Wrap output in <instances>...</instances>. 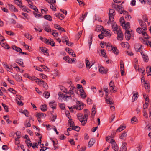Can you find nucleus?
I'll return each instance as SVG.
<instances>
[{
	"instance_id": "nucleus-43",
	"label": "nucleus",
	"mask_w": 151,
	"mask_h": 151,
	"mask_svg": "<svg viewBox=\"0 0 151 151\" xmlns=\"http://www.w3.org/2000/svg\"><path fill=\"white\" fill-rule=\"evenodd\" d=\"M63 59L67 62L71 63V58L68 56H65L63 58Z\"/></svg>"
},
{
	"instance_id": "nucleus-14",
	"label": "nucleus",
	"mask_w": 151,
	"mask_h": 151,
	"mask_svg": "<svg viewBox=\"0 0 151 151\" xmlns=\"http://www.w3.org/2000/svg\"><path fill=\"white\" fill-rule=\"evenodd\" d=\"M127 143H123L119 151H126L127 150Z\"/></svg>"
},
{
	"instance_id": "nucleus-40",
	"label": "nucleus",
	"mask_w": 151,
	"mask_h": 151,
	"mask_svg": "<svg viewBox=\"0 0 151 151\" xmlns=\"http://www.w3.org/2000/svg\"><path fill=\"white\" fill-rule=\"evenodd\" d=\"M111 50L116 55H117L118 54V50L116 48L113 47H112L111 46Z\"/></svg>"
},
{
	"instance_id": "nucleus-32",
	"label": "nucleus",
	"mask_w": 151,
	"mask_h": 151,
	"mask_svg": "<svg viewBox=\"0 0 151 151\" xmlns=\"http://www.w3.org/2000/svg\"><path fill=\"white\" fill-rule=\"evenodd\" d=\"M86 67L88 68L89 67V68H90L92 66L93 64L91 65L89 67L90 65V63L88 60V59L87 58H86Z\"/></svg>"
},
{
	"instance_id": "nucleus-64",
	"label": "nucleus",
	"mask_w": 151,
	"mask_h": 151,
	"mask_svg": "<svg viewBox=\"0 0 151 151\" xmlns=\"http://www.w3.org/2000/svg\"><path fill=\"white\" fill-rule=\"evenodd\" d=\"M115 118V115L114 114L112 115L111 116L109 119L110 122H111Z\"/></svg>"
},
{
	"instance_id": "nucleus-31",
	"label": "nucleus",
	"mask_w": 151,
	"mask_h": 151,
	"mask_svg": "<svg viewBox=\"0 0 151 151\" xmlns=\"http://www.w3.org/2000/svg\"><path fill=\"white\" fill-rule=\"evenodd\" d=\"M124 25L125 27V31L128 30V29L130 28V23L129 22H127L126 24L125 23L124 24H123Z\"/></svg>"
},
{
	"instance_id": "nucleus-21",
	"label": "nucleus",
	"mask_w": 151,
	"mask_h": 151,
	"mask_svg": "<svg viewBox=\"0 0 151 151\" xmlns=\"http://www.w3.org/2000/svg\"><path fill=\"white\" fill-rule=\"evenodd\" d=\"M96 112V106L95 105H93L91 109V116H94Z\"/></svg>"
},
{
	"instance_id": "nucleus-26",
	"label": "nucleus",
	"mask_w": 151,
	"mask_h": 151,
	"mask_svg": "<svg viewBox=\"0 0 151 151\" xmlns=\"http://www.w3.org/2000/svg\"><path fill=\"white\" fill-rule=\"evenodd\" d=\"M0 44L4 48L9 49L10 48L9 46L8 45L3 43V42H0Z\"/></svg>"
},
{
	"instance_id": "nucleus-16",
	"label": "nucleus",
	"mask_w": 151,
	"mask_h": 151,
	"mask_svg": "<svg viewBox=\"0 0 151 151\" xmlns=\"http://www.w3.org/2000/svg\"><path fill=\"white\" fill-rule=\"evenodd\" d=\"M8 6L9 9L12 12H15L18 11V10L13 5L11 4H8Z\"/></svg>"
},
{
	"instance_id": "nucleus-3",
	"label": "nucleus",
	"mask_w": 151,
	"mask_h": 151,
	"mask_svg": "<svg viewBox=\"0 0 151 151\" xmlns=\"http://www.w3.org/2000/svg\"><path fill=\"white\" fill-rule=\"evenodd\" d=\"M46 116V115L43 113H36V117L38 121L40 123L41 121V118H44Z\"/></svg>"
},
{
	"instance_id": "nucleus-33",
	"label": "nucleus",
	"mask_w": 151,
	"mask_h": 151,
	"mask_svg": "<svg viewBox=\"0 0 151 151\" xmlns=\"http://www.w3.org/2000/svg\"><path fill=\"white\" fill-rule=\"evenodd\" d=\"M127 135L126 132H124L123 133L121 134L120 138L121 139H124L126 137Z\"/></svg>"
},
{
	"instance_id": "nucleus-61",
	"label": "nucleus",
	"mask_w": 151,
	"mask_h": 151,
	"mask_svg": "<svg viewBox=\"0 0 151 151\" xmlns=\"http://www.w3.org/2000/svg\"><path fill=\"white\" fill-rule=\"evenodd\" d=\"M2 105L5 110V111L8 112V107L7 106L3 103H2Z\"/></svg>"
},
{
	"instance_id": "nucleus-18",
	"label": "nucleus",
	"mask_w": 151,
	"mask_h": 151,
	"mask_svg": "<svg viewBox=\"0 0 151 151\" xmlns=\"http://www.w3.org/2000/svg\"><path fill=\"white\" fill-rule=\"evenodd\" d=\"M125 33V38L127 40H129L130 39L131 35L130 31L128 30H126Z\"/></svg>"
},
{
	"instance_id": "nucleus-54",
	"label": "nucleus",
	"mask_w": 151,
	"mask_h": 151,
	"mask_svg": "<svg viewBox=\"0 0 151 151\" xmlns=\"http://www.w3.org/2000/svg\"><path fill=\"white\" fill-rule=\"evenodd\" d=\"M8 90L14 94H16L17 93V91L12 88H9Z\"/></svg>"
},
{
	"instance_id": "nucleus-20",
	"label": "nucleus",
	"mask_w": 151,
	"mask_h": 151,
	"mask_svg": "<svg viewBox=\"0 0 151 151\" xmlns=\"http://www.w3.org/2000/svg\"><path fill=\"white\" fill-rule=\"evenodd\" d=\"M22 60H23L22 59H17L16 60L15 62L17 63L19 65L22 66V67H24V66Z\"/></svg>"
},
{
	"instance_id": "nucleus-39",
	"label": "nucleus",
	"mask_w": 151,
	"mask_h": 151,
	"mask_svg": "<svg viewBox=\"0 0 151 151\" xmlns=\"http://www.w3.org/2000/svg\"><path fill=\"white\" fill-rule=\"evenodd\" d=\"M112 27L113 30L114 31H116L117 32L118 30H120L119 29H118V26L117 25L115 24L114 25H112Z\"/></svg>"
},
{
	"instance_id": "nucleus-4",
	"label": "nucleus",
	"mask_w": 151,
	"mask_h": 151,
	"mask_svg": "<svg viewBox=\"0 0 151 151\" xmlns=\"http://www.w3.org/2000/svg\"><path fill=\"white\" fill-rule=\"evenodd\" d=\"M110 142L112 144V148L114 149V151H118V147L117 144L115 142V140L113 139H111Z\"/></svg>"
},
{
	"instance_id": "nucleus-37",
	"label": "nucleus",
	"mask_w": 151,
	"mask_h": 151,
	"mask_svg": "<svg viewBox=\"0 0 151 151\" xmlns=\"http://www.w3.org/2000/svg\"><path fill=\"white\" fill-rule=\"evenodd\" d=\"M44 17L45 19L50 21H51L52 19V18L51 16L48 15H44Z\"/></svg>"
},
{
	"instance_id": "nucleus-63",
	"label": "nucleus",
	"mask_w": 151,
	"mask_h": 151,
	"mask_svg": "<svg viewBox=\"0 0 151 151\" xmlns=\"http://www.w3.org/2000/svg\"><path fill=\"white\" fill-rule=\"evenodd\" d=\"M106 102L107 104H110L111 105H112L113 104L111 101H110L107 99H106Z\"/></svg>"
},
{
	"instance_id": "nucleus-23",
	"label": "nucleus",
	"mask_w": 151,
	"mask_h": 151,
	"mask_svg": "<svg viewBox=\"0 0 151 151\" xmlns=\"http://www.w3.org/2000/svg\"><path fill=\"white\" fill-rule=\"evenodd\" d=\"M102 34H103L105 36H106L107 37H110L111 35L110 33L108 31L105 30L102 32Z\"/></svg>"
},
{
	"instance_id": "nucleus-36",
	"label": "nucleus",
	"mask_w": 151,
	"mask_h": 151,
	"mask_svg": "<svg viewBox=\"0 0 151 151\" xmlns=\"http://www.w3.org/2000/svg\"><path fill=\"white\" fill-rule=\"evenodd\" d=\"M126 127L125 126H120L117 129L116 132H120V131L123 130Z\"/></svg>"
},
{
	"instance_id": "nucleus-19",
	"label": "nucleus",
	"mask_w": 151,
	"mask_h": 151,
	"mask_svg": "<svg viewBox=\"0 0 151 151\" xmlns=\"http://www.w3.org/2000/svg\"><path fill=\"white\" fill-rule=\"evenodd\" d=\"M54 27L56 29H57L58 31H63L64 32H65V31L63 28L61 27L59 25H58L57 24H55Z\"/></svg>"
},
{
	"instance_id": "nucleus-27",
	"label": "nucleus",
	"mask_w": 151,
	"mask_h": 151,
	"mask_svg": "<svg viewBox=\"0 0 151 151\" xmlns=\"http://www.w3.org/2000/svg\"><path fill=\"white\" fill-rule=\"evenodd\" d=\"M138 94V92H136L134 94L132 98V102H133L137 100Z\"/></svg>"
},
{
	"instance_id": "nucleus-48",
	"label": "nucleus",
	"mask_w": 151,
	"mask_h": 151,
	"mask_svg": "<svg viewBox=\"0 0 151 151\" xmlns=\"http://www.w3.org/2000/svg\"><path fill=\"white\" fill-rule=\"evenodd\" d=\"M59 105L62 110H64L65 108V105L64 104L60 103Z\"/></svg>"
},
{
	"instance_id": "nucleus-29",
	"label": "nucleus",
	"mask_w": 151,
	"mask_h": 151,
	"mask_svg": "<svg viewBox=\"0 0 151 151\" xmlns=\"http://www.w3.org/2000/svg\"><path fill=\"white\" fill-rule=\"evenodd\" d=\"M25 142L29 147H31L32 143L31 142V141L29 138H28V139L25 141Z\"/></svg>"
},
{
	"instance_id": "nucleus-46",
	"label": "nucleus",
	"mask_w": 151,
	"mask_h": 151,
	"mask_svg": "<svg viewBox=\"0 0 151 151\" xmlns=\"http://www.w3.org/2000/svg\"><path fill=\"white\" fill-rule=\"evenodd\" d=\"M44 96L46 98H48L50 96V93L47 91L44 92L43 93Z\"/></svg>"
},
{
	"instance_id": "nucleus-50",
	"label": "nucleus",
	"mask_w": 151,
	"mask_h": 151,
	"mask_svg": "<svg viewBox=\"0 0 151 151\" xmlns=\"http://www.w3.org/2000/svg\"><path fill=\"white\" fill-rule=\"evenodd\" d=\"M52 35L55 37H57L58 35V33L56 30H53L52 31Z\"/></svg>"
},
{
	"instance_id": "nucleus-24",
	"label": "nucleus",
	"mask_w": 151,
	"mask_h": 151,
	"mask_svg": "<svg viewBox=\"0 0 151 151\" xmlns=\"http://www.w3.org/2000/svg\"><path fill=\"white\" fill-rule=\"evenodd\" d=\"M99 70L100 73L102 74H106V71L104 68L102 66H100Z\"/></svg>"
},
{
	"instance_id": "nucleus-28",
	"label": "nucleus",
	"mask_w": 151,
	"mask_h": 151,
	"mask_svg": "<svg viewBox=\"0 0 151 151\" xmlns=\"http://www.w3.org/2000/svg\"><path fill=\"white\" fill-rule=\"evenodd\" d=\"M78 106L79 108V110H81L83 108V103L81 102L80 101H78Z\"/></svg>"
},
{
	"instance_id": "nucleus-8",
	"label": "nucleus",
	"mask_w": 151,
	"mask_h": 151,
	"mask_svg": "<svg viewBox=\"0 0 151 151\" xmlns=\"http://www.w3.org/2000/svg\"><path fill=\"white\" fill-rule=\"evenodd\" d=\"M38 84L39 86L42 85L43 87L46 89L48 88V86L47 83L42 80L39 81Z\"/></svg>"
},
{
	"instance_id": "nucleus-34",
	"label": "nucleus",
	"mask_w": 151,
	"mask_h": 151,
	"mask_svg": "<svg viewBox=\"0 0 151 151\" xmlns=\"http://www.w3.org/2000/svg\"><path fill=\"white\" fill-rule=\"evenodd\" d=\"M121 45L123 47L129 48V45L127 42H122L121 43Z\"/></svg>"
},
{
	"instance_id": "nucleus-30",
	"label": "nucleus",
	"mask_w": 151,
	"mask_h": 151,
	"mask_svg": "<svg viewBox=\"0 0 151 151\" xmlns=\"http://www.w3.org/2000/svg\"><path fill=\"white\" fill-rule=\"evenodd\" d=\"M40 109L42 111L45 112L47 110V105L46 104H44L41 106Z\"/></svg>"
},
{
	"instance_id": "nucleus-55",
	"label": "nucleus",
	"mask_w": 151,
	"mask_h": 151,
	"mask_svg": "<svg viewBox=\"0 0 151 151\" xmlns=\"http://www.w3.org/2000/svg\"><path fill=\"white\" fill-rule=\"evenodd\" d=\"M28 112V111L27 110H24L23 111L21 112V113L25 115V116L26 117H28L29 116Z\"/></svg>"
},
{
	"instance_id": "nucleus-12",
	"label": "nucleus",
	"mask_w": 151,
	"mask_h": 151,
	"mask_svg": "<svg viewBox=\"0 0 151 151\" xmlns=\"http://www.w3.org/2000/svg\"><path fill=\"white\" fill-rule=\"evenodd\" d=\"M27 78H29L31 80L35 81L36 83H37V84H38L39 81H40V80L38 78L34 76H27Z\"/></svg>"
},
{
	"instance_id": "nucleus-57",
	"label": "nucleus",
	"mask_w": 151,
	"mask_h": 151,
	"mask_svg": "<svg viewBox=\"0 0 151 151\" xmlns=\"http://www.w3.org/2000/svg\"><path fill=\"white\" fill-rule=\"evenodd\" d=\"M66 50L68 52L70 55H71L72 53H73V50L72 49H69V48H66Z\"/></svg>"
},
{
	"instance_id": "nucleus-52",
	"label": "nucleus",
	"mask_w": 151,
	"mask_h": 151,
	"mask_svg": "<svg viewBox=\"0 0 151 151\" xmlns=\"http://www.w3.org/2000/svg\"><path fill=\"white\" fill-rule=\"evenodd\" d=\"M142 34L145 37V38L146 39H148L149 38V37L148 36L147 33L145 32L144 31L142 33Z\"/></svg>"
},
{
	"instance_id": "nucleus-59",
	"label": "nucleus",
	"mask_w": 151,
	"mask_h": 151,
	"mask_svg": "<svg viewBox=\"0 0 151 151\" xmlns=\"http://www.w3.org/2000/svg\"><path fill=\"white\" fill-rule=\"evenodd\" d=\"M93 37V34L91 35V36L90 40H89V42H88V44H89V46H90L92 44V38Z\"/></svg>"
},
{
	"instance_id": "nucleus-17",
	"label": "nucleus",
	"mask_w": 151,
	"mask_h": 151,
	"mask_svg": "<svg viewBox=\"0 0 151 151\" xmlns=\"http://www.w3.org/2000/svg\"><path fill=\"white\" fill-rule=\"evenodd\" d=\"M89 111L87 109L84 110V114L83 116L84 118V121L85 122H86L88 118V114L89 113Z\"/></svg>"
},
{
	"instance_id": "nucleus-47",
	"label": "nucleus",
	"mask_w": 151,
	"mask_h": 151,
	"mask_svg": "<svg viewBox=\"0 0 151 151\" xmlns=\"http://www.w3.org/2000/svg\"><path fill=\"white\" fill-rule=\"evenodd\" d=\"M50 8L53 11H55L56 9L55 4H50Z\"/></svg>"
},
{
	"instance_id": "nucleus-13",
	"label": "nucleus",
	"mask_w": 151,
	"mask_h": 151,
	"mask_svg": "<svg viewBox=\"0 0 151 151\" xmlns=\"http://www.w3.org/2000/svg\"><path fill=\"white\" fill-rule=\"evenodd\" d=\"M49 105L50 107L53 109H56L57 104L55 101H53L52 102H50L49 103Z\"/></svg>"
},
{
	"instance_id": "nucleus-7",
	"label": "nucleus",
	"mask_w": 151,
	"mask_h": 151,
	"mask_svg": "<svg viewBox=\"0 0 151 151\" xmlns=\"http://www.w3.org/2000/svg\"><path fill=\"white\" fill-rule=\"evenodd\" d=\"M70 89H71L67 93L68 94L74 95V91H75L76 93L78 94L77 90L76 88L75 87L72 86L70 87Z\"/></svg>"
},
{
	"instance_id": "nucleus-58",
	"label": "nucleus",
	"mask_w": 151,
	"mask_h": 151,
	"mask_svg": "<svg viewBox=\"0 0 151 151\" xmlns=\"http://www.w3.org/2000/svg\"><path fill=\"white\" fill-rule=\"evenodd\" d=\"M141 27L144 30H147V26L146 24L143 22H142V25Z\"/></svg>"
},
{
	"instance_id": "nucleus-5",
	"label": "nucleus",
	"mask_w": 151,
	"mask_h": 151,
	"mask_svg": "<svg viewBox=\"0 0 151 151\" xmlns=\"http://www.w3.org/2000/svg\"><path fill=\"white\" fill-rule=\"evenodd\" d=\"M122 9H121L120 14L123 13V14L125 15V19L127 21H129L131 18V16L128 14V12L125 11H122Z\"/></svg>"
},
{
	"instance_id": "nucleus-6",
	"label": "nucleus",
	"mask_w": 151,
	"mask_h": 151,
	"mask_svg": "<svg viewBox=\"0 0 151 151\" xmlns=\"http://www.w3.org/2000/svg\"><path fill=\"white\" fill-rule=\"evenodd\" d=\"M79 120L81 122L82 125L84 126L86 124V122L84 121V118L82 114H79L78 116Z\"/></svg>"
},
{
	"instance_id": "nucleus-56",
	"label": "nucleus",
	"mask_w": 151,
	"mask_h": 151,
	"mask_svg": "<svg viewBox=\"0 0 151 151\" xmlns=\"http://www.w3.org/2000/svg\"><path fill=\"white\" fill-rule=\"evenodd\" d=\"M24 36L27 39H30V40H31L32 38H31L32 36H31V35L30 34H29L28 33H27H27H25V34H24Z\"/></svg>"
},
{
	"instance_id": "nucleus-25",
	"label": "nucleus",
	"mask_w": 151,
	"mask_h": 151,
	"mask_svg": "<svg viewBox=\"0 0 151 151\" xmlns=\"http://www.w3.org/2000/svg\"><path fill=\"white\" fill-rule=\"evenodd\" d=\"M95 142V140L93 139H91L89 142L88 144V147H91L94 144Z\"/></svg>"
},
{
	"instance_id": "nucleus-35",
	"label": "nucleus",
	"mask_w": 151,
	"mask_h": 151,
	"mask_svg": "<svg viewBox=\"0 0 151 151\" xmlns=\"http://www.w3.org/2000/svg\"><path fill=\"white\" fill-rule=\"evenodd\" d=\"M60 88L61 91L65 93H67V90L64 86H60Z\"/></svg>"
},
{
	"instance_id": "nucleus-53",
	"label": "nucleus",
	"mask_w": 151,
	"mask_h": 151,
	"mask_svg": "<svg viewBox=\"0 0 151 151\" xmlns=\"http://www.w3.org/2000/svg\"><path fill=\"white\" fill-rule=\"evenodd\" d=\"M68 39L67 38V39H66L65 42H66V45L68 46H71L72 44L70 42H68ZM62 42H64L65 41L62 40Z\"/></svg>"
},
{
	"instance_id": "nucleus-60",
	"label": "nucleus",
	"mask_w": 151,
	"mask_h": 151,
	"mask_svg": "<svg viewBox=\"0 0 151 151\" xmlns=\"http://www.w3.org/2000/svg\"><path fill=\"white\" fill-rule=\"evenodd\" d=\"M117 8H118L119 10V12L120 13V12H121V9H122V11H124V10H123V7H122L121 6H119L118 5H116Z\"/></svg>"
},
{
	"instance_id": "nucleus-62",
	"label": "nucleus",
	"mask_w": 151,
	"mask_h": 151,
	"mask_svg": "<svg viewBox=\"0 0 151 151\" xmlns=\"http://www.w3.org/2000/svg\"><path fill=\"white\" fill-rule=\"evenodd\" d=\"M55 42L52 41V40L50 39L49 44H50L52 46H55Z\"/></svg>"
},
{
	"instance_id": "nucleus-1",
	"label": "nucleus",
	"mask_w": 151,
	"mask_h": 151,
	"mask_svg": "<svg viewBox=\"0 0 151 151\" xmlns=\"http://www.w3.org/2000/svg\"><path fill=\"white\" fill-rule=\"evenodd\" d=\"M115 11L113 9H109V20L107 22L108 24H111V22L114 21V16L115 15Z\"/></svg>"
},
{
	"instance_id": "nucleus-45",
	"label": "nucleus",
	"mask_w": 151,
	"mask_h": 151,
	"mask_svg": "<svg viewBox=\"0 0 151 151\" xmlns=\"http://www.w3.org/2000/svg\"><path fill=\"white\" fill-rule=\"evenodd\" d=\"M25 126L26 127H30L31 126L30 121L27 120L26 121V123L25 124Z\"/></svg>"
},
{
	"instance_id": "nucleus-38",
	"label": "nucleus",
	"mask_w": 151,
	"mask_h": 151,
	"mask_svg": "<svg viewBox=\"0 0 151 151\" xmlns=\"http://www.w3.org/2000/svg\"><path fill=\"white\" fill-rule=\"evenodd\" d=\"M88 14V12H86L83 15L82 14V15H81L80 16V21H83L84 19L86 17V16L87 14Z\"/></svg>"
},
{
	"instance_id": "nucleus-9",
	"label": "nucleus",
	"mask_w": 151,
	"mask_h": 151,
	"mask_svg": "<svg viewBox=\"0 0 151 151\" xmlns=\"http://www.w3.org/2000/svg\"><path fill=\"white\" fill-rule=\"evenodd\" d=\"M17 97L16 98V101H17V103L20 106H22L23 104L21 102V101H19V100H21L23 99L22 97L20 95H17Z\"/></svg>"
},
{
	"instance_id": "nucleus-11",
	"label": "nucleus",
	"mask_w": 151,
	"mask_h": 151,
	"mask_svg": "<svg viewBox=\"0 0 151 151\" xmlns=\"http://www.w3.org/2000/svg\"><path fill=\"white\" fill-rule=\"evenodd\" d=\"M109 86L110 87V91H111L112 90L113 92H116V91L115 90H114V83L112 81H111L109 84Z\"/></svg>"
},
{
	"instance_id": "nucleus-2",
	"label": "nucleus",
	"mask_w": 151,
	"mask_h": 151,
	"mask_svg": "<svg viewBox=\"0 0 151 151\" xmlns=\"http://www.w3.org/2000/svg\"><path fill=\"white\" fill-rule=\"evenodd\" d=\"M68 123L70 124V127H72L73 130L78 132L80 130V128L77 126H75L73 120L71 119H69L68 121Z\"/></svg>"
},
{
	"instance_id": "nucleus-44",
	"label": "nucleus",
	"mask_w": 151,
	"mask_h": 151,
	"mask_svg": "<svg viewBox=\"0 0 151 151\" xmlns=\"http://www.w3.org/2000/svg\"><path fill=\"white\" fill-rule=\"evenodd\" d=\"M14 2L16 4L19 6H20L22 4V2H21V1H20L19 0H14Z\"/></svg>"
},
{
	"instance_id": "nucleus-51",
	"label": "nucleus",
	"mask_w": 151,
	"mask_h": 151,
	"mask_svg": "<svg viewBox=\"0 0 151 151\" xmlns=\"http://www.w3.org/2000/svg\"><path fill=\"white\" fill-rule=\"evenodd\" d=\"M101 53L102 56H103V57L106 58L107 57V56L106 55V54L104 50L102 49L101 50Z\"/></svg>"
},
{
	"instance_id": "nucleus-49",
	"label": "nucleus",
	"mask_w": 151,
	"mask_h": 151,
	"mask_svg": "<svg viewBox=\"0 0 151 151\" xmlns=\"http://www.w3.org/2000/svg\"><path fill=\"white\" fill-rule=\"evenodd\" d=\"M120 21L121 23V26H123V24H124L125 23V22L124 21V18L123 17H122L120 18Z\"/></svg>"
},
{
	"instance_id": "nucleus-22",
	"label": "nucleus",
	"mask_w": 151,
	"mask_h": 151,
	"mask_svg": "<svg viewBox=\"0 0 151 151\" xmlns=\"http://www.w3.org/2000/svg\"><path fill=\"white\" fill-rule=\"evenodd\" d=\"M12 47L13 50H14L16 51L19 52V53H20L22 51L21 49L18 47H17L15 45L12 46Z\"/></svg>"
},
{
	"instance_id": "nucleus-42",
	"label": "nucleus",
	"mask_w": 151,
	"mask_h": 151,
	"mask_svg": "<svg viewBox=\"0 0 151 151\" xmlns=\"http://www.w3.org/2000/svg\"><path fill=\"white\" fill-rule=\"evenodd\" d=\"M145 30H144L142 28H141L139 27L137 29L136 31L139 34H142V33L144 31H145Z\"/></svg>"
},
{
	"instance_id": "nucleus-10",
	"label": "nucleus",
	"mask_w": 151,
	"mask_h": 151,
	"mask_svg": "<svg viewBox=\"0 0 151 151\" xmlns=\"http://www.w3.org/2000/svg\"><path fill=\"white\" fill-rule=\"evenodd\" d=\"M117 39L122 41L123 39V34L121 30H118L117 32Z\"/></svg>"
},
{
	"instance_id": "nucleus-15",
	"label": "nucleus",
	"mask_w": 151,
	"mask_h": 151,
	"mask_svg": "<svg viewBox=\"0 0 151 151\" xmlns=\"http://www.w3.org/2000/svg\"><path fill=\"white\" fill-rule=\"evenodd\" d=\"M140 52L143 59V60L145 62H147L148 61V56L147 55L144 54L142 51H141Z\"/></svg>"
},
{
	"instance_id": "nucleus-41",
	"label": "nucleus",
	"mask_w": 151,
	"mask_h": 151,
	"mask_svg": "<svg viewBox=\"0 0 151 151\" xmlns=\"http://www.w3.org/2000/svg\"><path fill=\"white\" fill-rule=\"evenodd\" d=\"M59 96V99H60L61 100L64 99V98L65 97V95L63 93H61L60 92H59L58 93Z\"/></svg>"
}]
</instances>
